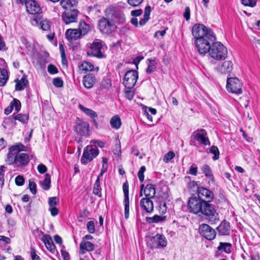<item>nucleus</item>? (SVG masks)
<instances>
[{"instance_id": "obj_1", "label": "nucleus", "mask_w": 260, "mask_h": 260, "mask_svg": "<svg viewBox=\"0 0 260 260\" xmlns=\"http://www.w3.org/2000/svg\"><path fill=\"white\" fill-rule=\"evenodd\" d=\"M107 18H102L99 20V27L105 34H111L116 28V23H123L125 18L119 6L112 5L105 10Z\"/></svg>"}, {"instance_id": "obj_2", "label": "nucleus", "mask_w": 260, "mask_h": 260, "mask_svg": "<svg viewBox=\"0 0 260 260\" xmlns=\"http://www.w3.org/2000/svg\"><path fill=\"white\" fill-rule=\"evenodd\" d=\"M27 147L21 143L10 146L8 149L5 161L10 166L22 168L28 164L29 155L23 151H26Z\"/></svg>"}, {"instance_id": "obj_3", "label": "nucleus", "mask_w": 260, "mask_h": 260, "mask_svg": "<svg viewBox=\"0 0 260 260\" xmlns=\"http://www.w3.org/2000/svg\"><path fill=\"white\" fill-rule=\"evenodd\" d=\"M208 36V37L205 38H200L194 40L196 46L200 54L205 55L209 52L211 48V45L216 40V37L214 35H210L209 34Z\"/></svg>"}, {"instance_id": "obj_4", "label": "nucleus", "mask_w": 260, "mask_h": 260, "mask_svg": "<svg viewBox=\"0 0 260 260\" xmlns=\"http://www.w3.org/2000/svg\"><path fill=\"white\" fill-rule=\"evenodd\" d=\"M209 54L211 57L217 60L224 59L228 54V50L220 42H216L211 45V48L209 51Z\"/></svg>"}, {"instance_id": "obj_5", "label": "nucleus", "mask_w": 260, "mask_h": 260, "mask_svg": "<svg viewBox=\"0 0 260 260\" xmlns=\"http://www.w3.org/2000/svg\"><path fill=\"white\" fill-rule=\"evenodd\" d=\"M191 33L195 40L208 37L209 34L214 35L210 28L202 24H194L192 28Z\"/></svg>"}, {"instance_id": "obj_6", "label": "nucleus", "mask_w": 260, "mask_h": 260, "mask_svg": "<svg viewBox=\"0 0 260 260\" xmlns=\"http://www.w3.org/2000/svg\"><path fill=\"white\" fill-rule=\"evenodd\" d=\"M90 51L88 52L89 55L96 57L98 58H102L105 57L104 52L103 42L98 39L95 40L91 44Z\"/></svg>"}, {"instance_id": "obj_7", "label": "nucleus", "mask_w": 260, "mask_h": 260, "mask_svg": "<svg viewBox=\"0 0 260 260\" xmlns=\"http://www.w3.org/2000/svg\"><path fill=\"white\" fill-rule=\"evenodd\" d=\"M201 213L208 216L211 224L219 220L218 214L216 213L213 205L209 204L206 201L204 203V206H203Z\"/></svg>"}, {"instance_id": "obj_8", "label": "nucleus", "mask_w": 260, "mask_h": 260, "mask_svg": "<svg viewBox=\"0 0 260 260\" xmlns=\"http://www.w3.org/2000/svg\"><path fill=\"white\" fill-rule=\"evenodd\" d=\"M226 87L229 92L237 94L242 93V83L237 77L228 78Z\"/></svg>"}, {"instance_id": "obj_9", "label": "nucleus", "mask_w": 260, "mask_h": 260, "mask_svg": "<svg viewBox=\"0 0 260 260\" xmlns=\"http://www.w3.org/2000/svg\"><path fill=\"white\" fill-rule=\"evenodd\" d=\"M97 148H93L92 145L87 146L84 150L82 156L81 158L82 164H86L93 160L99 154Z\"/></svg>"}, {"instance_id": "obj_10", "label": "nucleus", "mask_w": 260, "mask_h": 260, "mask_svg": "<svg viewBox=\"0 0 260 260\" xmlns=\"http://www.w3.org/2000/svg\"><path fill=\"white\" fill-rule=\"evenodd\" d=\"M138 79V73L136 70L127 71L124 77L123 84L125 88H134Z\"/></svg>"}, {"instance_id": "obj_11", "label": "nucleus", "mask_w": 260, "mask_h": 260, "mask_svg": "<svg viewBox=\"0 0 260 260\" xmlns=\"http://www.w3.org/2000/svg\"><path fill=\"white\" fill-rule=\"evenodd\" d=\"M204 202L196 197L191 198L188 202V208L189 212L196 214L200 213L203 206H204Z\"/></svg>"}, {"instance_id": "obj_12", "label": "nucleus", "mask_w": 260, "mask_h": 260, "mask_svg": "<svg viewBox=\"0 0 260 260\" xmlns=\"http://www.w3.org/2000/svg\"><path fill=\"white\" fill-rule=\"evenodd\" d=\"M167 244L166 238L159 234H157L152 237L148 243L150 247L152 249L166 247Z\"/></svg>"}, {"instance_id": "obj_13", "label": "nucleus", "mask_w": 260, "mask_h": 260, "mask_svg": "<svg viewBox=\"0 0 260 260\" xmlns=\"http://www.w3.org/2000/svg\"><path fill=\"white\" fill-rule=\"evenodd\" d=\"M192 136L193 138L199 141L201 145L204 146H209L210 145V142L206 131L204 129H199L194 131Z\"/></svg>"}, {"instance_id": "obj_14", "label": "nucleus", "mask_w": 260, "mask_h": 260, "mask_svg": "<svg viewBox=\"0 0 260 260\" xmlns=\"http://www.w3.org/2000/svg\"><path fill=\"white\" fill-rule=\"evenodd\" d=\"M199 230L200 234L208 240H213L216 236L215 230L207 224L200 225Z\"/></svg>"}, {"instance_id": "obj_15", "label": "nucleus", "mask_w": 260, "mask_h": 260, "mask_svg": "<svg viewBox=\"0 0 260 260\" xmlns=\"http://www.w3.org/2000/svg\"><path fill=\"white\" fill-rule=\"evenodd\" d=\"M76 133L84 137H88L89 134V124L88 122L84 121H80L76 125L75 127Z\"/></svg>"}, {"instance_id": "obj_16", "label": "nucleus", "mask_w": 260, "mask_h": 260, "mask_svg": "<svg viewBox=\"0 0 260 260\" xmlns=\"http://www.w3.org/2000/svg\"><path fill=\"white\" fill-rule=\"evenodd\" d=\"M78 11L73 9L62 13V19L66 24H70L77 21Z\"/></svg>"}, {"instance_id": "obj_17", "label": "nucleus", "mask_w": 260, "mask_h": 260, "mask_svg": "<svg viewBox=\"0 0 260 260\" xmlns=\"http://www.w3.org/2000/svg\"><path fill=\"white\" fill-rule=\"evenodd\" d=\"M198 196L199 200H202L207 202H211L214 198V193L203 187L198 188Z\"/></svg>"}, {"instance_id": "obj_18", "label": "nucleus", "mask_w": 260, "mask_h": 260, "mask_svg": "<svg viewBox=\"0 0 260 260\" xmlns=\"http://www.w3.org/2000/svg\"><path fill=\"white\" fill-rule=\"evenodd\" d=\"M25 6L27 12L30 14H39L42 12L40 6L34 0H26Z\"/></svg>"}, {"instance_id": "obj_19", "label": "nucleus", "mask_w": 260, "mask_h": 260, "mask_svg": "<svg viewBox=\"0 0 260 260\" xmlns=\"http://www.w3.org/2000/svg\"><path fill=\"white\" fill-rule=\"evenodd\" d=\"M151 199L144 198L140 201V205L142 210L150 213L153 211L154 206Z\"/></svg>"}, {"instance_id": "obj_20", "label": "nucleus", "mask_w": 260, "mask_h": 260, "mask_svg": "<svg viewBox=\"0 0 260 260\" xmlns=\"http://www.w3.org/2000/svg\"><path fill=\"white\" fill-rule=\"evenodd\" d=\"M96 82L95 77L91 74H88L83 77V83L87 89L92 88Z\"/></svg>"}, {"instance_id": "obj_21", "label": "nucleus", "mask_w": 260, "mask_h": 260, "mask_svg": "<svg viewBox=\"0 0 260 260\" xmlns=\"http://www.w3.org/2000/svg\"><path fill=\"white\" fill-rule=\"evenodd\" d=\"M77 0H60V4L61 7L66 10L76 9L78 5Z\"/></svg>"}, {"instance_id": "obj_22", "label": "nucleus", "mask_w": 260, "mask_h": 260, "mask_svg": "<svg viewBox=\"0 0 260 260\" xmlns=\"http://www.w3.org/2000/svg\"><path fill=\"white\" fill-rule=\"evenodd\" d=\"M94 245L93 243L85 240H82L80 244V249L82 254L86 251H92L94 250Z\"/></svg>"}, {"instance_id": "obj_23", "label": "nucleus", "mask_w": 260, "mask_h": 260, "mask_svg": "<svg viewBox=\"0 0 260 260\" xmlns=\"http://www.w3.org/2000/svg\"><path fill=\"white\" fill-rule=\"evenodd\" d=\"M201 170L204 174L206 178H207L212 183L214 184L215 178L211 169L209 166L207 164H204L201 167Z\"/></svg>"}, {"instance_id": "obj_24", "label": "nucleus", "mask_w": 260, "mask_h": 260, "mask_svg": "<svg viewBox=\"0 0 260 260\" xmlns=\"http://www.w3.org/2000/svg\"><path fill=\"white\" fill-rule=\"evenodd\" d=\"M67 39L70 42L80 38V34L77 29H68L66 32Z\"/></svg>"}, {"instance_id": "obj_25", "label": "nucleus", "mask_w": 260, "mask_h": 260, "mask_svg": "<svg viewBox=\"0 0 260 260\" xmlns=\"http://www.w3.org/2000/svg\"><path fill=\"white\" fill-rule=\"evenodd\" d=\"M34 21L43 30H48L50 27V21L47 19H44L41 17H36L34 18Z\"/></svg>"}, {"instance_id": "obj_26", "label": "nucleus", "mask_w": 260, "mask_h": 260, "mask_svg": "<svg viewBox=\"0 0 260 260\" xmlns=\"http://www.w3.org/2000/svg\"><path fill=\"white\" fill-rule=\"evenodd\" d=\"M143 193L146 198H153L156 193L154 185L152 184H147L144 188Z\"/></svg>"}, {"instance_id": "obj_27", "label": "nucleus", "mask_w": 260, "mask_h": 260, "mask_svg": "<svg viewBox=\"0 0 260 260\" xmlns=\"http://www.w3.org/2000/svg\"><path fill=\"white\" fill-rule=\"evenodd\" d=\"M217 230L221 235H227L230 234V227L229 222L223 220L217 227Z\"/></svg>"}, {"instance_id": "obj_28", "label": "nucleus", "mask_w": 260, "mask_h": 260, "mask_svg": "<svg viewBox=\"0 0 260 260\" xmlns=\"http://www.w3.org/2000/svg\"><path fill=\"white\" fill-rule=\"evenodd\" d=\"M42 240L45 244L46 247L48 250L51 252H53L55 250V245L53 242L51 237L49 235H43Z\"/></svg>"}, {"instance_id": "obj_29", "label": "nucleus", "mask_w": 260, "mask_h": 260, "mask_svg": "<svg viewBox=\"0 0 260 260\" xmlns=\"http://www.w3.org/2000/svg\"><path fill=\"white\" fill-rule=\"evenodd\" d=\"M233 69V63L231 61H224L221 66L219 68V71L222 74H228L232 72Z\"/></svg>"}, {"instance_id": "obj_30", "label": "nucleus", "mask_w": 260, "mask_h": 260, "mask_svg": "<svg viewBox=\"0 0 260 260\" xmlns=\"http://www.w3.org/2000/svg\"><path fill=\"white\" fill-rule=\"evenodd\" d=\"M151 11V7L148 6L145 7V12L144 14V17L140 20L139 25L143 26L146 24L150 18V15Z\"/></svg>"}, {"instance_id": "obj_31", "label": "nucleus", "mask_w": 260, "mask_h": 260, "mask_svg": "<svg viewBox=\"0 0 260 260\" xmlns=\"http://www.w3.org/2000/svg\"><path fill=\"white\" fill-rule=\"evenodd\" d=\"M110 124L112 128L116 129H119L121 125V121L120 117L117 115L112 117L110 120Z\"/></svg>"}, {"instance_id": "obj_32", "label": "nucleus", "mask_w": 260, "mask_h": 260, "mask_svg": "<svg viewBox=\"0 0 260 260\" xmlns=\"http://www.w3.org/2000/svg\"><path fill=\"white\" fill-rule=\"evenodd\" d=\"M232 244L230 243L220 242L218 247V250L220 252H225L226 253H230L231 252Z\"/></svg>"}, {"instance_id": "obj_33", "label": "nucleus", "mask_w": 260, "mask_h": 260, "mask_svg": "<svg viewBox=\"0 0 260 260\" xmlns=\"http://www.w3.org/2000/svg\"><path fill=\"white\" fill-rule=\"evenodd\" d=\"M79 32L80 36H84L88 34L90 30V26L85 22H81L79 26Z\"/></svg>"}, {"instance_id": "obj_34", "label": "nucleus", "mask_w": 260, "mask_h": 260, "mask_svg": "<svg viewBox=\"0 0 260 260\" xmlns=\"http://www.w3.org/2000/svg\"><path fill=\"white\" fill-rule=\"evenodd\" d=\"M79 69L85 72L92 71L94 66L90 62L83 61L79 66Z\"/></svg>"}, {"instance_id": "obj_35", "label": "nucleus", "mask_w": 260, "mask_h": 260, "mask_svg": "<svg viewBox=\"0 0 260 260\" xmlns=\"http://www.w3.org/2000/svg\"><path fill=\"white\" fill-rule=\"evenodd\" d=\"M27 82V79L25 77H22L21 80L16 81L15 89L18 91L23 89L26 86Z\"/></svg>"}, {"instance_id": "obj_36", "label": "nucleus", "mask_w": 260, "mask_h": 260, "mask_svg": "<svg viewBox=\"0 0 260 260\" xmlns=\"http://www.w3.org/2000/svg\"><path fill=\"white\" fill-rule=\"evenodd\" d=\"M102 188L99 178H96L93 188V193L99 197H102Z\"/></svg>"}, {"instance_id": "obj_37", "label": "nucleus", "mask_w": 260, "mask_h": 260, "mask_svg": "<svg viewBox=\"0 0 260 260\" xmlns=\"http://www.w3.org/2000/svg\"><path fill=\"white\" fill-rule=\"evenodd\" d=\"M51 179L49 174H46L44 180L41 182V185L44 190H47L50 187Z\"/></svg>"}, {"instance_id": "obj_38", "label": "nucleus", "mask_w": 260, "mask_h": 260, "mask_svg": "<svg viewBox=\"0 0 260 260\" xmlns=\"http://www.w3.org/2000/svg\"><path fill=\"white\" fill-rule=\"evenodd\" d=\"M79 107L81 111H82L84 113H85L87 115L89 116L90 117L93 118L97 116V114L95 113V112H94L92 110L86 108L82 105H79Z\"/></svg>"}, {"instance_id": "obj_39", "label": "nucleus", "mask_w": 260, "mask_h": 260, "mask_svg": "<svg viewBox=\"0 0 260 260\" xmlns=\"http://www.w3.org/2000/svg\"><path fill=\"white\" fill-rule=\"evenodd\" d=\"M13 119L15 120H18L22 123H25L27 122L28 116L26 114H18L14 116Z\"/></svg>"}, {"instance_id": "obj_40", "label": "nucleus", "mask_w": 260, "mask_h": 260, "mask_svg": "<svg viewBox=\"0 0 260 260\" xmlns=\"http://www.w3.org/2000/svg\"><path fill=\"white\" fill-rule=\"evenodd\" d=\"M149 64L147 69V72L148 73H152L155 69L156 62L154 59H149Z\"/></svg>"}, {"instance_id": "obj_41", "label": "nucleus", "mask_w": 260, "mask_h": 260, "mask_svg": "<svg viewBox=\"0 0 260 260\" xmlns=\"http://www.w3.org/2000/svg\"><path fill=\"white\" fill-rule=\"evenodd\" d=\"M12 108H15L16 111L17 112L20 111L21 109V103L20 102L16 99H14L10 104Z\"/></svg>"}, {"instance_id": "obj_42", "label": "nucleus", "mask_w": 260, "mask_h": 260, "mask_svg": "<svg viewBox=\"0 0 260 260\" xmlns=\"http://www.w3.org/2000/svg\"><path fill=\"white\" fill-rule=\"evenodd\" d=\"M210 153L214 154L213 159L214 160H217L219 158V151L218 148L216 146H212L209 149Z\"/></svg>"}, {"instance_id": "obj_43", "label": "nucleus", "mask_w": 260, "mask_h": 260, "mask_svg": "<svg viewBox=\"0 0 260 260\" xmlns=\"http://www.w3.org/2000/svg\"><path fill=\"white\" fill-rule=\"evenodd\" d=\"M123 204L124 205V217L127 219L129 217V200H124Z\"/></svg>"}, {"instance_id": "obj_44", "label": "nucleus", "mask_w": 260, "mask_h": 260, "mask_svg": "<svg viewBox=\"0 0 260 260\" xmlns=\"http://www.w3.org/2000/svg\"><path fill=\"white\" fill-rule=\"evenodd\" d=\"M125 96L129 100H132L134 96L133 88H126L124 91Z\"/></svg>"}, {"instance_id": "obj_45", "label": "nucleus", "mask_w": 260, "mask_h": 260, "mask_svg": "<svg viewBox=\"0 0 260 260\" xmlns=\"http://www.w3.org/2000/svg\"><path fill=\"white\" fill-rule=\"evenodd\" d=\"M165 219H166L165 216H162L155 215L153 217L150 218V222H152V223H154V222L156 223V222L163 221L165 220Z\"/></svg>"}, {"instance_id": "obj_46", "label": "nucleus", "mask_w": 260, "mask_h": 260, "mask_svg": "<svg viewBox=\"0 0 260 260\" xmlns=\"http://www.w3.org/2000/svg\"><path fill=\"white\" fill-rule=\"evenodd\" d=\"M241 3L245 6L250 7H254L256 6V0H241Z\"/></svg>"}, {"instance_id": "obj_47", "label": "nucleus", "mask_w": 260, "mask_h": 260, "mask_svg": "<svg viewBox=\"0 0 260 260\" xmlns=\"http://www.w3.org/2000/svg\"><path fill=\"white\" fill-rule=\"evenodd\" d=\"M123 191L124 194V200H129L128 184L127 182L123 184Z\"/></svg>"}, {"instance_id": "obj_48", "label": "nucleus", "mask_w": 260, "mask_h": 260, "mask_svg": "<svg viewBox=\"0 0 260 260\" xmlns=\"http://www.w3.org/2000/svg\"><path fill=\"white\" fill-rule=\"evenodd\" d=\"M167 204L165 202H160L159 203V211L162 214H164L166 213L167 210Z\"/></svg>"}, {"instance_id": "obj_49", "label": "nucleus", "mask_w": 260, "mask_h": 260, "mask_svg": "<svg viewBox=\"0 0 260 260\" xmlns=\"http://www.w3.org/2000/svg\"><path fill=\"white\" fill-rule=\"evenodd\" d=\"M145 171H146V168L145 166H143L140 168V169L138 173V178H139L140 182H143L144 180V173Z\"/></svg>"}, {"instance_id": "obj_50", "label": "nucleus", "mask_w": 260, "mask_h": 260, "mask_svg": "<svg viewBox=\"0 0 260 260\" xmlns=\"http://www.w3.org/2000/svg\"><path fill=\"white\" fill-rule=\"evenodd\" d=\"M58 202V199L56 197H54L49 198L48 200V204L49 205V207H56Z\"/></svg>"}, {"instance_id": "obj_51", "label": "nucleus", "mask_w": 260, "mask_h": 260, "mask_svg": "<svg viewBox=\"0 0 260 260\" xmlns=\"http://www.w3.org/2000/svg\"><path fill=\"white\" fill-rule=\"evenodd\" d=\"M52 83L56 87L59 88L63 86V81L60 78L57 77L53 79Z\"/></svg>"}, {"instance_id": "obj_52", "label": "nucleus", "mask_w": 260, "mask_h": 260, "mask_svg": "<svg viewBox=\"0 0 260 260\" xmlns=\"http://www.w3.org/2000/svg\"><path fill=\"white\" fill-rule=\"evenodd\" d=\"M87 229L89 233L93 234L95 232L94 223L92 221H88L87 223Z\"/></svg>"}, {"instance_id": "obj_53", "label": "nucleus", "mask_w": 260, "mask_h": 260, "mask_svg": "<svg viewBox=\"0 0 260 260\" xmlns=\"http://www.w3.org/2000/svg\"><path fill=\"white\" fill-rule=\"evenodd\" d=\"M175 156V153L173 151H169L168 152L164 157V161L166 162H168Z\"/></svg>"}, {"instance_id": "obj_54", "label": "nucleus", "mask_w": 260, "mask_h": 260, "mask_svg": "<svg viewBox=\"0 0 260 260\" xmlns=\"http://www.w3.org/2000/svg\"><path fill=\"white\" fill-rule=\"evenodd\" d=\"M144 0H127V2L130 6L136 7L139 6Z\"/></svg>"}, {"instance_id": "obj_55", "label": "nucleus", "mask_w": 260, "mask_h": 260, "mask_svg": "<svg viewBox=\"0 0 260 260\" xmlns=\"http://www.w3.org/2000/svg\"><path fill=\"white\" fill-rule=\"evenodd\" d=\"M15 183L18 186H22L24 183V178L22 176H17L15 179Z\"/></svg>"}, {"instance_id": "obj_56", "label": "nucleus", "mask_w": 260, "mask_h": 260, "mask_svg": "<svg viewBox=\"0 0 260 260\" xmlns=\"http://www.w3.org/2000/svg\"><path fill=\"white\" fill-rule=\"evenodd\" d=\"M30 255L32 260H41L39 256L37 254L36 250L34 247H31Z\"/></svg>"}, {"instance_id": "obj_57", "label": "nucleus", "mask_w": 260, "mask_h": 260, "mask_svg": "<svg viewBox=\"0 0 260 260\" xmlns=\"http://www.w3.org/2000/svg\"><path fill=\"white\" fill-rule=\"evenodd\" d=\"M198 167L195 164H192L189 168V173L192 175L197 176Z\"/></svg>"}, {"instance_id": "obj_58", "label": "nucleus", "mask_w": 260, "mask_h": 260, "mask_svg": "<svg viewBox=\"0 0 260 260\" xmlns=\"http://www.w3.org/2000/svg\"><path fill=\"white\" fill-rule=\"evenodd\" d=\"M48 72L51 74H55L58 72L57 68L53 64H49L48 66Z\"/></svg>"}, {"instance_id": "obj_59", "label": "nucleus", "mask_w": 260, "mask_h": 260, "mask_svg": "<svg viewBox=\"0 0 260 260\" xmlns=\"http://www.w3.org/2000/svg\"><path fill=\"white\" fill-rule=\"evenodd\" d=\"M90 143L94 145V148H96L97 147L103 148L105 145V143L104 142L99 140H92L91 141Z\"/></svg>"}, {"instance_id": "obj_60", "label": "nucleus", "mask_w": 260, "mask_h": 260, "mask_svg": "<svg viewBox=\"0 0 260 260\" xmlns=\"http://www.w3.org/2000/svg\"><path fill=\"white\" fill-rule=\"evenodd\" d=\"M5 167L1 166L0 167V184L3 185L4 183V173H5Z\"/></svg>"}, {"instance_id": "obj_61", "label": "nucleus", "mask_w": 260, "mask_h": 260, "mask_svg": "<svg viewBox=\"0 0 260 260\" xmlns=\"http://www.w3.org/2000/svg\"><path fill=\"white\" fill-rule=\"evenodd\" d=\"M29 189L32 193H33V194L36 193V191H36V184L35 182L29 181Z\"/></svg>"}, {"instance_id": "obj_62", "label": "nucleus", "mask_w": 260, "mask_h": 260, "mask_svg": "<svg viewBox=\"0 0 260 260\" xmlns=\"http://www.w3.org/2000/svg\"><path fill=\"white\" fill-rule=\"evenodd\" d=\"M190 11L189 8L188 7H186L184 9L183 16L187 21L190 19Z\"/></svg>"}, {"instance_id": "obj_63", "label": "nucleus", "mask_w": 260, "mask_h": 260, "mask_svg": "<svg viewBox=\"0 0 260 260\" xmlns=\"http://www.w3.org/2000/svg\"><path fill=\"white\" fill-rule=\"evenodd\" d=\"M37 169L39 172L41 174L45 173L47 170V167L43 164L39 165Z\"/></svg>"}, {"instance_id": "obj_64", "label": "nucleus", "mask_w": 260, "mask_h": 260, "mask_svg": "<svg viewBox=\"0 0 260 260\" xmlns=\"http://www.w3.org/2000/svg\"><path fill=\"white\" fill-rule=\"evenodd\" d=\"M49 211L53 216L57 215L58 213V209L56 207H49Z\"/></svg>"}]
</instances>
